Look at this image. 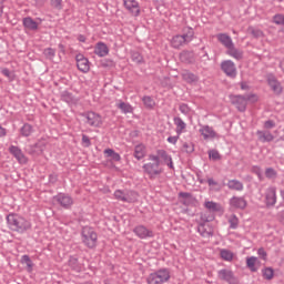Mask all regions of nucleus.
<instances>
[{"mask_svg":"<svg viewBox=\"0 0 284 284\" xmlns=\"http://www.w3.org/2000/svg\"><path fill=\"white\" fill-rule=\"evenodd\" d=\"M7 225L11 232H17L18 234H26V232L32 230V222H30L24 216L17 213H9L7 215Z\"/></svg>","mask_w":284,"mask_h":284,"instance_id":"f257e3e1","label":"nucleus"},{"mask_svg":"<svg viewBox=\"0 0 284 284\" xmlns=\"http://www.w3.org/2000/svg\"><path fill=\"white\" fill-rule=\"evenodd\" d=\"M149 161H153V163L149 162L146 164H143L142 170H144V174H148V176L151 181H154V179H156V176H159L160 174H163V170L160 169L161 160L159 159V156H156L154 154H150Z\"/></svg>","mask_w":284,"mask_h":284,"instance_id":"f03ea898","label":"nucleus"},{"mask_svg":"<svg viewBox=\"0 0 284 284\" xmlns=\"http://www.w3.org/2000/svg\"><path fill=\"white\" fill-rule=\"evenodd\" d=\"M82 243L89 250H94L97 243L99 242V235L94 232V229L90 226H84L81 230Z\"/></svg>","mask_w":284,"mask_h":284,"instance_id":"7ed1b4c3","label":"nucleus"},{"mask_svg":"<svg viewBox=\"0 0 284 284\" xmlns=\"http://www.w3.org/2000/svg\"><path fill=\"white\" fill-rule=\"evenodd\" d=\"M232 105L239 110V112H245L247 110V101H257L255 94L246 95H230Z\"/></svg>","mask_w":284,"mask_h":284,"instance_id":"20e7f679","label":"nucleus"},{"mask_svg":"<svg viewBox=\"0 0 284 284\" xmlns=\"http://www.w3.org/2000/svg\"><path fill=\"white\" fill-rule=\"evenodd\" d=\"M170 270L168 268H160L153 273H151L148 278L146 282L148 284H163V283H168V281H170Z\"/></svg>","mask_w":284,"mask_h":284,"instance_id":"39448f33","label":"nucleus"},{"mask_svg":"<svg viewBox=\"0 0 284 284\" xmlns=\"http://www.w3.org/2000/svg\"><path fill=\"white\" fill-rule=\"evenodd\" d=\"M114 197L122 203H134L139 199V193L132 190H115Z\"/></svg>","mask_w":284,"mask_h":284,"instance_id":"423d86ee","label":"nucleus"},{"mask_svg":"<svg viewBox=\"0 0 284 284\" xmlns=\"http://www.w3.org/2000/svg\"><path fill=\"white\" fill-rule=\"evenodd\" d=\"M192 39H194V32L190 31L186 34H178L174 36L171 40V45L172 48H175V50H179V48H182V45H185L187 43H190V41H192Z\"/></svg>","mask_w":284,"mask_h":284,"instance_id":"0eeeda50","label":"nucleus"},{"mask_svg":"<svg viewBox=\"0 0 284 284\" xmlns=\"http://www.w3.org/2000/svg\"><path fill=\"white\" fill-rule=\"evenodd\" d=\"M80 116L87 119V123L91 128H101V125H103V120L101 119L99 113H95L93 111L80 113Z\"/></svg>","mask_w":284,"mask_h":284,"instance_id":"6e6552de","label":"nucleus"},{"mask_svg":"<svg viewBox=\"0 0 284 284\" xmlns=\"http://www.w3.org/2000/svg\"><path fill=\"white\" fill-rule=\"evenodd\" d=\"M266 81L272 92H274L277 97L283 94V85L281 84L278 79H276V75H274L273 73H268L266 75Z\"/></svg>","mask_w":284,"mask_h":284,"instance_id":"1a4fd4ad","label":"nucleus"},{"mask_svg":"<svg viewBox=\"0 0 284 284\" xmlns=\"http://www.w3.org/2000/svg\"><path fill=\"white\" fill-rule=\"evenodd\" d=\"M54 201L61 205L64 210H70L72 205H74V200L72 196L65 194V193H59L58 195L54 196Z\"/></svg>","mask_w":284,"mask_h":284,"instance_id":"9d476101","label":"nucleus"},{"mask_svg":"<svg viewBox=\"0 0 284 284\" xmlns=\"http://www.w3.org/2000/svg\"><path fill=\"white\" fill-rule=\"evenodd\" d=\"M231 210H245L247 207V200L244 196H233L229 201Z\"/></svg>","mask_w":284,"mask_h":284,"instance_id":"9b49d317","label":"nucleus"},{"mask_svg":"<svg viewBox=\"0 0 284 284\" xmlns=\"http://www.w3.org/2000/svg\"><path fill=\"white\" fill-rule=\"evenodd\" d=\"M221 70L231 79H236V65L232 60H225L221 63Z\"/></svg>","mask_w":284,"mask_h":284,"instance_id":"f8f14e48","label":"nucleus"},{"mask_svg":"<svg viewBox=\"0 0 284 284\" xmlns=\"http://www.w3.org/2000/svg\"><path fill=\"white\" fill-rule=\"evenodd\" d=\"M75 61H77V68L80 72L87 73L90 72V60L85 58L84 54H77L75 55Z\"/></svg>","mask_w":284,"mask_h":284,"instance_id":"ddd939ff","label":"nucleus"},{"mask_svg":"<svg viewBox=\"0 0 284 284\" xmlns=\"http://www.w3.org/2000/svg\"><path fill=\"white\" fill-rule=\"evenodd\" d=\"M138 239H154V232L145 227V225H138L133 229Z\"/></svg>","mask_w":284,"mask_h":284,"instance_id":"4468645a","label":"nucleus"},{"mask_svg":"<svg viewBox=\"0 0 284 284\" xmlns=\"http://www.w3.org/2000/svg\"><path fill=\"white\" fill-rule=\"evenodd\" d=\"M217 276L221 281H225L230 284L239 283V280L234 276V273L227 268H222L219 271Z\"/></svg>","mask_w":284,"mask_h":284,"instance_id":"2eb2a0df","label":"nucleus"},{"mask_svg":"<svg viewBox=\"0 0 284 284\" xmlns=\"http://www.w3.org/2000/svg\"><path fill=\"white\" fill-rule=\"evenodd\" d=\"M265 205L266 207H274L276 205V189L274 186L266 189Z\"/></svg>","mask_w":284,"mask_h":284,"instance_id":"dca6fc26","label":"nucleus"},{"mask_svg":"<svg viewBox=\"0 0 284 284\" xmlns=\"http://www.w3.org/2000/svg\"><path fill=\"white\" fill-rule=\"evenodd\" d=\"M124 7L133 17H139L141 14V9L136 0H123Z\"/></svg>","mask_w":284,"mask_h":284,"instance_id":"f3484780","label":"nucleus"},{"mask_svg":"<svg viewBox=\"0 0 284 284\" xmlns=\"http://www.w3.org/2000/svg\"><path fill=\"white\" fill-rule=\"evenodd\" d=\"M200 134H202L204 141H207V139H217L219 134L210 125H204L199 130Z\"/></svg>","mask_w":284,"mask_h":284,"instance_id":"a211bd4d","label":"nucleus"},{"mask_svg":"<svg viewBox=\"0 0 284 284\" xmlns=\"http://www.w3.org/2000/svg\"><path fill=\"white\" fill-rule=\"evenodd\" d=\"M9 152L10 154H12L14 156V159H17V161H19L20 163H28V158H26V155L23 154V151L20 150L19 146H14L11 145L9 148Z\"/></svg>","mask_w":284,"mask_h":284,"instance_id":"6ab92c4d","label":"nucleus"},{"mask_svg":"<svg viewBox=\"0 0 284 284\" xmlns=\"http://www.w3.org/2000/svg\"><path fill=\"white\" fill-rule=\"evenodd\" d=\"M256 136L261 143H272V141H274V134H272V132L268 130H257Z\"/></svg>","mask_w":284,"mask_h":284,"instance_id":"aec40b11","label":"nucleus"},{"mask_svg":"<svg viewBox=\"0 0 284 284\" xmlns=\"http://www.w3.org/2000/svg\"><path fill=\"white\" fill-rule=\"evenodd\" d=\"M180 61L182 63H186L187 65H192L196 58L194 57V51L184 50L180 53Z\"/></svg>","mask_w":284,"mask_h":284,"instance_id":"412c9836","label":"nucleus"},{"mask_svg":"<svg viewBox=\"0 0 284 284\" xmlns=\"http://www.w3.org/2000/svg\"><path fill=\"white\" fill-rule=\"evenodd\" d=\"M216 39L221 44L224 45V48H226V50L234 44L232 37H230L227 33H217Z\"/></svg>","mask_w":284,"mask_h":284,"instance_id":"4be33fe9","label":"nucleus"},{"mask_svg":"<svg viewBox=\"0 0 284 284\" xmlns=\"http://www.w3.org/2000/svg\"><path fill=\"white\" fill-rule=\"evenodd\" d=\"M205 222H200L197 225V232L203 239H211L214 236V231L207 230Z\"/></svg>","mask_w":284,"mask_h":284,"instance_id":"5701e85b","label":"nucleus"},{"mask_svg":"<svg viewBox=\"0 0 284 284\" xmlns=\"http://www.w3.org/2000/svg\"><path fill=\"white\" fill-rule=\"evenodd\" d=\"M94 54L98 57H108L110 54V49L108 48V44L103 42H98L94 48Z\"/></svg>","mask_w":284,"mask_h":284,"instance_id":"b1692460","label":"nucleus"},{"mask_svg":"<svg viewBox=\"0 0 284 284\" xmlns=\"http://www.w3.org/2000/svg\"><path fill=\"white\" fill-rule=\"evenodd\" d=\"M22 23L27 30H39V23L31 17L23 18Z\"/></svg>","mask_w":284,"mask_h":284,"instance_id":"393cba45","label":"nucleus"},{"mask_svg":"<svg viewBox=\"0 0 284 284\" xmlns=\"http://www.w3.org/2000/svg\"><path fill=\"white\" fill-rule=\"evenodd\" d=\"M226 54L233 57V59H236L237 61H241V59H243V51L236 49L234 44L227 48Z\"/></svg>","mask_w":284,"mask_h":284,"instance_id":"a878e982","label":"nucleus"},{"mask_svg":"<svg viewBox=\"0 0 284 284\" xmlns=\"http://www.w3.org/2000/svg\"><path fill=\"white\" fill-rule=\"evenodd\" d=\"M173 123H174V125H176L175 132L178 135L183 134V130H185V128H187V124H185L183 119H181L179 116L173 118Z\"/></svg>","mask_w":284,"mask_h":284,"instance_id":"bb28decb","label":"nucleus"},{"mask_svg":"<svg viewBox=\"0 0 284 284\" xmlns=\"http://www.w3.org/2000/svg\"><path fill=\"white\" fill-rule=\"evenodd\" d=\"M229 190H234L235 192H243V182L239 180H230L227 182Z\"/></svg>","mask_w":284,"mask_h":284,"instance_id":"cd10ccee","label":"nucleus"},{"mask_svg":"<svg viewBox=\"0 0 284 284\" xmlns=\"http://www.w3.org/2000/svg\"><path fill=\"white\" fill-rule=\"evenodd\" d=\"M69 267H71L73 272H81V270H83V266L81 265V263H79V258H77L75 256H70Z\"/></svg>","mask_w":284,"mask_h":284,"instance_id":"c85d7f7f","label":"nucleus"},{"mask_svg":"<svg viewBox=\"0 0 284 284\" xmlns=\"http://www.w3.org/2000/svg\"><path fill=\"white\" fill-rule=\"evenodd\" d=\"M32 132H34V126L30 123H24L20 129V134L24 138L32 136Z\"/></svg>","mask_w":284,"mask_h":284,"instance_id":"c756f323","label":"nucleus"},{"mask_svg":"<svg viewBox=\"0 0 284 284\" xmlns=\"http://www.w3.org/2000/svg\"><path fill=\"white\" fill-rule=\"evenodd\" d=\"M204 207H206V210L209 212H221V210H223V207L221 206V204L213 202V201H207L204 203Z\"/></svg>","mask_w":284,"mask_h":284,"instance_id":"7c9ffc66","label":"nucleus"},{"mask_svg":"<svg viewBox=\"0 0 284 284\" xmlns=\"http://www.w3.org/2000/svg\"><path fill=\"white\" fill-rule=\"evenodd\" d=\"M134 158L138 159V161H141V159L145 158V145L138 144L134 149Z\"/></svg>","mask_w":284,"mask_h":284,"instance_id":"2f4dec72","label":"nucleus"},{"mask_svg":"<svg viewBox=\"0 0 284 284\" xmlns=\"http://www.w3.org/2000/svg\"><path fill=\"white\" fill-rule=\"evenodd\" d=\"M61 101H64V103H68L69 105L72 103H77V99L69 91H63L61 93Z\"/></svg>","mask_w":284,"mask_h":284,"instance_id":"473e14b6","label":"nucleus"},{"mask_svg":"<svg viewBox=\"0 0 284 284\" xmlns=\"http://www.w3.org/2000/svg\"><path fill=\"white\" fill-rule=\"evenodd\" d=\"M116 108L121 110L123 114H132V112H134V108H132L130 103L120 102L116 104Z\"/></svg>","mask_w":284,"mask_h":284,"instance_id":"72a5a7b5","label":"nucleus"},{"mask_svg":"<svg viewBox=\"0 0 284 284\" xmlns=\"http://www.w3.org/2000/svg\"><path fill=\"white\" fill-rule=\"evenodd\" d=\"M142 102H143L144 106L146 108V110H154V105H156V102L150 95H144L142 98Z\"/></svg>","mask_w":284,"mask_h":284,"instance_id":"f704fd0d","label":"nucleus"},{"mask_svg":"<svg viewBox=\"0 0 284 284\" xmlns=\"http://www.w3.org/2000/svg\"><path fill=\"white\" fill-rule=\"evenodd\" d=\"M155 156H158V159H159L160 161H161V159H162V161H163L164 163H168V162L171 161V159H172V155L168 154V151H165V150H163V149L158 150Z\"/></svg>","mask_w":284,"mask_h":284,"instance_id":"c9c22d12","label":"nucleus"},{"mask_svg":"<svg viewBox=\"0 0 284 284\" xmlns=\"http://www.w3.org/2000/svg\"><path fill=\"white\" fill-rule=\"evenodd\" d=\"M182 77L186 83H196L199 81V77L190 71L183 73Z\"/></svg>","mask_w":284,"mask_h":284,"instance_id":"e433bc0d","label":"nucleus"},{"mask_svg":"<svg viewBox=\"0 0 284 284\" xmlns=\"http://www.w3.org/2000/svg\"><path fill=\"white\" fill-rule=\"evenodd\" d=\"M104 154H106L108 158L112 159V161H121V155L112 149L104 150Z\"/></svg>","mask_w":284,"mask_h":284,"instance_id":"4c0bfd02","label":"nucleus"},{"mask_svg":"<svg viewBox=\"0 0 284 284\" xmlns=\"http://www.w3.org/2000/svg\"><path fill=\"white\" fill-rule=\"evenodd\" d=\"M220 256H221V258H223V261H233L234 260V253H232V251L225 250V248L221 250Z\"/></svg>","mask_w":284,"mask_h":284,"instance_id":"58836bf2","label":"nucleus"},{"mask_svg":"<svg viewBox=\"0 0 284 284\" xmlns=\"http://www.w3.org/2000/svg\"><path fill=\"white\" fill-rule=\"evenodd\" d=\"M201 223H211V221H214V214L210 212L201 213L200 215Z\"/></svg>","mask_w":284,"mask_h":284,"instance_id":"ea45409f","label":"nucleus"},{"mask_svg":"<svg viewBox=\"0 0 284 284\" xmlns=\"http://www.w3.org/2000/svg\"><path fill=\"white\" fill-rule=\"evenodd\" d=\"M131 59L134 63L141 64L143 63V55L139 53V51H131Z\"/></svg>","mask_w":284,"mask_h":284,"instance_id":"a19ab883","label":"nucleus"},{"mask_svg":"<svg viewBox=\"0 0 284 284\" xmlns=\"http://www.w3.org/2000/svg\"><path fill=\"white\" fill-rule=\"evenodd\" d=\"M262 274L264 276V278L266 281H272V278H274V268L272 267H265L263 271H262Z\"/></svg>","mask_w":284,"mask_h":284,"instance_id":"79ce46f5","label":"nucleus"},{"mask_svg":"<svg viewBox=\"0 0 284 284\" xmlns=\"http://www.w3.org/2000/svg\"><path fill=\"white\" fill-rule=\"evenodd\" d=\"M256 261H258V258L251 256L246 258V265L247 267L251 270V272H256Z\"/></svg>","mask_w":284,"mask_h":284,"instance_id":"37998d69","label":"nucleus"},{"mask_svg":"<svg viewBox=\"0 0 284 284\" xmlns=\"http://www.w3.org/2000/svg\"><path fill=\"white\" fill-rule=\"evenodd\" d=\"M43 54H44L45 59H49V61H52V59H54V57H57V50H54L52 48H47L43 50Z\"/></svg>","mask_w":284,"mask_h":284,"instance_id":"c03bdc74","label":"nucleus"},{"mask_svg":"<svg viewBox=\"0 0 284 284\" xmlns=\"http://www.w3.org/2000/svg\"><path fill=\"white\" fill-rule=\"evenodd\" d=\"M21 261H22V263H26L28 271L32 272V267H34V263H32L30 255H23Z\"/></svg>","mask_w":284,"mask_h":284,"instance_id":"a18cd8bd","label":"nucleus"},{"mask_svg":"<svg viewBox=\"0 0 284 284\" xmlns=\"http://www.w3.org/2000/svg\"><path fill=\"white\" fill-rule=\"evenodd\" d=\"M229 223L231 230H236L239 227V217L235 214L231 215Z\"/></svg>","mask_w":284,"mask_h":284,"instance_id":"49530a36","label":"nucleus"},{"mask_svg":"<svg viewBox=\"0 0 284 284\" xmlns=\"http://www.w3.org/2000/svg\"><path fill=\"white\" fill-rule=\"evenodd\" d=\"M182 151L186 152V154H192V152H194V143H192V142H184Z\"/></svg>","mask_w":284,"mask_h":284,"instance_id":"de8ad7c7","label":"nucleus"},{"mask_svg":"<svg viewBox=\"0 0 284 284\" xmlns=\"http://www.w3.org/2000/svg\"><path fill=\"white\" fill-rule=\"evenodd\" d=\"M100 65L101 68H114L115 63L112 59H102Z\"/></svg>","mask_w":284,"mask_h":284,"instance_id":"09e8293b","label":"nucleus"},{"mask_svg":"<svg viewBox=\"0 0 284 284\" xmlns=\"http://www.w3.org/2000/svg\"><path fill=\"white\" fill-rule=\"evenodd\" d=\"M273 23L276 26H284V16L281 13H277L273 17Z\"/></svg>","mask_w":284,"mask_h":284,"instance_id":"8fccbe9b","label":"nucleus"},{"mask_svg":"<svg viewBox=\"0 0 284 284\" xmlns=\"http://www.w3.org/2000/svg\"><path fill=\"white\" fill-rule=\"evenodd\" d=\"M209 159L212 161H221V153H219L216 150L209 151Z\"/></svg>","mask_w":284,"mask_h":284,"instance_id":"3c124183","label":"nucleus"},{"mask_svg":"<svg viewBox=\"0 0 284 284\" xmlns=\"http://www.w3.org/2000/svg\"><path fill=\"white\" fill-rule=\"evenodd\" d=\"M265 176H266V179H276V176H277L276 170H274L272 168H267L265 170Z\"/></svg>","mask_w":284,"mask_h":284,"instance_id":"603ef678","label":"nucleus"},{"mask_svg":"<svg viewBox=\"0 0 284 284\" xmlns=\"http://www.w3.org/2000/svg\"><path fill=\"white\" fill-rule=\"evenodd\" d=\"M251 172H253V174H256L260 181L263 179V171L261 170V166H257V165L252 166Z\"/></svg>","mask_w":284,"mask_h":284,"instance_id":"864d4df0","label":"nucleus"},{"mask_svg":"<svg viewBox=\"0 0 284 284\" xmlns=\"http://www.w3.org/2000/svg\"><path fill=\"white\" fill-rule=\"evenodd\" d=\"M3 77H7V79H9L10 81L14 80V73L10 71V69L4 68L1 70Z\"/></svg>","mask_w":284,"mask_h":284,"instance_id":"5fc2aeb1","label":"nucleus"},{"mask_svg":"<svg viewBox=\"0 0 284 284\" xmlns=\"http://www.w3.org/2000/svg\"><path fill=\"white\" fill-rule=\"evenodd\" d=\"M179 110L182 114H185V116H187V114H190V106L186 103H181L179 105Z\"/></svg>","mask_w":284,"mask_h":284,"instance_id":"6e6d98bb","label":"nucleus"},{"mask_svg":"<svg viewBox=\"0 0 284 284\" xmlns=\"http://www.w3.org/2000/svg\"><path fill=\"white\" fill-rule=\"evenodd\" d=\"M52 8H55V10H62L63 9V0H51Z\"/></svg>","mask_w":284,"mask_h":284,"instance_id":"4d7b16f0","label":"nucleus"},{"mask_svg":"<svg viewBox=\"0 0 284 284\" xmlns=\"http://www.w3.org/2000/svg\"><path fill=\"white\" fill-rule=\"evenodd\" d=\"M82 145L84 148H90V145H92V141H90V136L82 134Z\"/></svg>","mask_w":284,"mask_h":284,"instance_id":"13d9d810","label":"nucleus"},{"mask_svg":"<svg viewBox=\"0 0 284 284\" xmlns=\"http://www.w3.org/2000/svg\"><path fill=\"white\" fill-rule=\"evenodd\" d=\"M273 128H276V122H274V120H267L264 122L265 130H272Z\"/></svg>","mask_w":284,"mask_h":284,"instance_id":"bf43d9fd","label":"nucleus"},{"mask_svg":"<svg viewBox=\"0 0 284 284\" xmlns=\"http://www.w3.org/2000/svg\"><path fill=\"white\" fill-rule=\"evenodd\" d=\"M257 254L260 258H262L263 261H267V252L265 251V248L263 247L258 248Z\"/></svg>","mask_w":284,"mask_h":284,"instance_id":"052dcab7","label":"nucleus"},{"mask_svg":"<svg viewBox=\"0 0 284 284\" xmlns=\"http://www.w3.org/2000/svg\"><path fill=\"white\" fill-rule=\"evenodd\" d=\"M179 197H180V199H184V201H185V200L192 199V197H194V196L192 195V193L180 192V193H179Z\"/></svg>","mask_w":284,"mask_h":284,"instance_id":"680f3d73","label":"nucleus"},{"mask_svg":"<svg viewBox=\"0 0 284 284\" xmlns=\"http://www.w3.org/2000/svg\"><path fill=\"white\" fill-rule=\"evenodd\" d=\"M179 136H180V135H176V136H169V138H168V142H169V143H172L173 145H176V142L179 141Z\"/></svg>","mask_w":284,"mask_h":284,"instance_id":"e2e57ef3","label":"nucleus"},{"mask_svg":"<svg viewBox=\"0 0 284 284\" xmlns=\"http://www.w3.org/2000/svg\"><path fill=\"white\" fill-rule=\"evenodd\" d=\"M200 61L207 63L210 61V55L207 54V51H204V54L200 58Z\"/></svg>","mask_w":284,"mask_h":284,"instance_id":"0e129e2a","label":"nucleus"},{"mask_svg":"<svg viewBox=\"0 0 284 284\" xmlns=\"http://www.w3.org/2000/svg\"><path fill=\"white\" fill-rule=\"evenodd\" d=\"M206 182L210 185V187H213L214 185H219V182L214 181L212 178H209Z\"/></svg>","mask_w":284,"mask_h":284,"instance_id":"69168bd1","label":"nucleus"},{"mask_svg":"<svg viewBox=\"0 0 284 284\" xmlns=\"http://www.w3.org/2000/svg\"><path fill=\"white\" fill-rule=\"evenodd\" d=\"M194 201H196V199L192 197V199L184 200L182 203L183 205H192Z\"/></svg>","mask_w":284,"mask_h":284,"instance_id":"338daca9","label":"nucleus"},{"mask_svg":"<svg viewBox=\"0 0 284 284\" xmlns=\"http://www.w3.org/2000/svg\"><path fill=\"white\" fill-rule=\"evenodd\" d=\"M252 34H253V37H255L256 39H258V37H262L263 31H261V30H253V31H252Z\"/></svg>","mask_w":284,"mask_h":284,"instance_id":"774afa93","label":"nucleus"}]
</instances>
